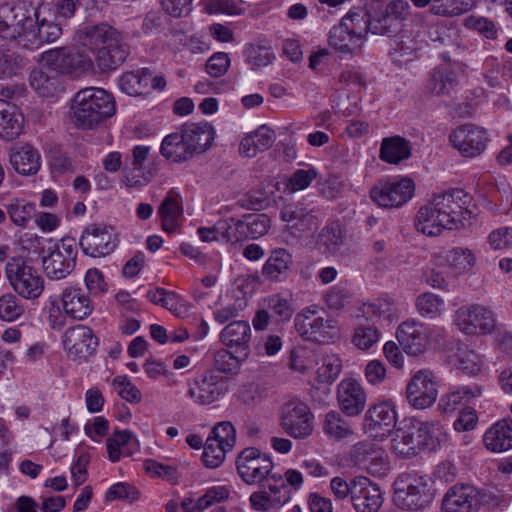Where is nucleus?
I'll list each match as a JSON object with an SVG mask.
<instances>
[{
	"label": "nucleus",
	"mask_w": 512,
	"mask_h": 512,
	"mask_svg": "<svg viewBox=\"0 0 512 512\" xmlns=\"http://www.w3.org/2000/svg\"><path fill=\"white\" fill-rule=\"evenodd\" d=\"M379 6L371 0H364L363 10L350 11L340 21V25L347 27L351 34H355L366 42V36L370 32L376 35H383L377 13Z\"/></svg>",
	"instance_id": "nucleus-16"
},
{
	"label": "nucleus",
	"mask_w": 512,
	"mask_h": 512,
	"mask_svg": "<svg viewBox=\"0 0 512 512\" xmlns=\"http://www.w3.org/2000/svg\"><path fill=\"white\" fill-rule=\"evenodd\" d=\"M29 81L31 87L43 97L53 96L56 91L55 80L42 70H33L30 73Z\"/></svg>",
	"instance_id": "nucleus-61"
},
{
	"label": "nucleus",
	"mask_w": 512,
	"mask_h": 512,
	"mask_svg": "<svg viewBox=\"0 0 512 512\" xmlns=\"http://www.w3.org/2000/svg\"><path fill=\"white\" fill-rule=\"evenodd\" d=\"M226 392L225 381L214 370H208L188 382V397L196 404L209 405Z\"/></svg>",
	"instance_id": "nucleus-15"
},
{
	"label": "nucleus",
	"mask_w": 512,
	"mask_h": 512,
	"mask_svg": "<svg viewBox=\"0 0 512 512\" xmlns=\"http://www.w3.org/2000/svg\"><path fill=\"white\" fill-rule=\"evenodd\" d=\"M365 41L351 34L347 27L340 24L331 28L328 35V45L340 58L354 57L361 54Z\"/></svg>",
	"instance_id": "nucleus-26"
},
{
	"label": "nucleus",
	"mask_w": 512,
	"mask_h": 512,
	"mask_svg": "<svg viewBox=\"0 0 512 512\" xmlns=\"http://www.w3.org/2000/svg\"><path fill=\"white\" fill-rule=\"evenodd\" d=\"M437 395L436 377L430 370L418 371L407 384V400L416 409L430 407L436 401Z\"/></svg>",
	"instance_id": "nucleus-17"
},
{
	"label": "nucleus",
	"mask_w": 512,
	"mask_h": 512,
	"mask_svg": "<svg viewBox=\"0 0 512 512\" xmlns=\"http://www.w3.org/2000/svg\"><path fill=\"white\" fill-rule=\"evenodd\" d=\"M431 200L449 230L464 228L475 217L474 198L462 188H451L435 194Z\"/></svg>",
	"instance_id": "nucleus-5"
},
{
	"label": "nucleus",
	"mask_w": 512,
	"mask_h": 512,
	"mask_svg": "<svg viewBox=\"0 0 512 512\" xmlns=\"http://www.w3.org/2000/svg\"><path fill=\"white\" fill-rule=\"evenodd\" d=\"M162 229L171 234L178 230L179 219L183 214L182 198L178 192L170 190L158 209Z\"/></svg>",
	"instance_id": "nucleus-35"
},
{
	"label": "nucleus",
	"mask_w": 512,
	"mask_h": 512,
	"mask_svg": "<svg viewBox=\"0 0 512 512\" xmlns=\"http://www.w3.org/2000/svg\"><path fill=\"white\" fill-rule=\"evenodd\" d=\"M151 80V70L142 68L137 71L124 73L119 79V85L123 92L130 96L146 94Z\"/></svg>",
	"instance_id": "nucleus-44"
},
{
	"label": "nucleus",
	"mask_w": 512,
	"mask_h": 512,
	"mask_svg": "<svg viewBox=\"0 0 512 512\" xmlns=\"http://www.w3.org/2000/svg\"><path fill=\"white\" fill-rule=\"evenodd\" d=\"M452 146L464 157L474 158L484 152L488 142L485 129L474 124H464L449 136Z\"/></svg>",
	"instance_id": "nucleus-18"
},
{
	"label": "nucleus",
	"mask_w": 512,
	"mask_h": 512,
	"mask_svg": "<svg viewBox=\"0 0 512 512\" xmlns=\"http://www.w3.org/2000/svg\"><path fill=\"white\" fill-rule=\"evenodd\" d=\"M118 243V235L112 226L92 223L82 232L79 246L85 255L96 258L111 254Z\"/></svg>",
	"instance_id": "nucleus-12"
},
{
	"label": "nucleus",
	"mask_w": 512,
	"mask_h": 512,
	"mask_svg": "<svg viewBox=\"0 0 512 512\" xmlns=\"http://www.w3.org/2000/svg\"><path fill=\"white\" fill-rule=\"evenodd\" d=\"M478 489L469 484H456L442 499L441 512H477Z\"/></svg>",
	"instance_id": "nucleus-23"
},
{
	"label": "nucleus",
	"mask_w": 512,
	"mask_h": 512,
	"mask_svg": "<svg viewBox=\"0 0 512 512\" xmlns=\"http://www.w3.org/2000/svg\"><path fill=\"white\" fill-rule=\"evenodd\" d=\"M244 55L246 62L252 67V69L267 66L274 59V54L271 48L263 45H247L244 50Z\"/></svg>",
	"instance_id": "nucleus-54"
},
{
	"label": "nucleus",
	"mask_w": 512,
	"mask_h": 512,
	"mask_svg": "<svg viewBox=\"0 0 512 512\" xmlns=\"http://www.w3.org/2000/svg\"><path fill=\"white\" fill-rule=\"evenodd\" d=\"M352 504L357 512H378L383 503L379 487L366 477L354 479Z\"/></svg>",
	"instance_id": "nucleus-24"
},
{
	"label": "nucleus",
	"mask_w": 512,
	"mask_h": 512,
	"mask_svg": "<svg viewBox=\"0 0 512 512\" xmlns=\"http://www.w3.org/2000/svg\"><path fill=\"white\" fill-rule=\"evenodd\" d=\"M415 183L409 177L379 181L370 190V197L379 207L393 209L406 204L414 195Z\"/></svg>",
	"instance_id": "nucleus-11"
},
{
	"label": "nucleus",
	"mask_w": 512,
	"mask_h": 512,
	"mask_svg": "<svg viewBox=\"0 0 512 512\" xmlns=\"http://www.w3.org/2000/svg\"><path fill=\"white\" fill-rule=\"evenodd\" d=\"M63 344L68 357L76 361L87 360L96 352L99 343L92 329L76 325L66 330Z\"/></svg>",
	"instance_id": "nucleus-19"
},
{
	"label": "nucleus",
	"mask_w": 512,
	"mask_h": 512,
	"mask_svg": "<svg viewBox=\"0 0 512 512\" xmlns=\"http://www.w3.org/2000/svg\"><path fill=\"white\" fill-rule=\"evenodd\" d=\"M344 232L339 222L324 226L318 235L317 245L323 253H335L344 243Z\"/></svg>",
	"instance_id": "nucleus-45"
},
{
	"label": "nucleus",
	"mask_w": 512,
	"mask_h": 512,
	"mask_svg": "<svg viewBox=\"0 0 512 512\" xmlns=\"http://www.w3.org/2000/svg\"><path fill=\"white\" fill-rule=\"evenodd\" d=\"M446 441V431L439 421L410 418L405 419L402 426L396 429L392 447L401 457L411 458L421 449L435 451Z\"/></svg>",
	"instance_id": "nucleus-2"
},
{
	"label": "nucleus",
	"mask_w": 512,
	"mask_h": 512,
	"mask_svg": "<svg viewBox=\"0 0 512 512\" xmlns=\"http://www.w3.org/2000/svg\"><path fill=\"white\" fill-rule=\"evenodd\" d=\"M275 139V132L267 125H261L241 140L239 151L243 156L252 158L258 153L267 151L273 145Z\"/></svg>",
	"instance_id": "nucleus-33"
},
{
	"label": "nucleus",
	"mask_w": 512,
	"mask_h": 512,
	"mask_svg": "<svg viewBox=\"0 0 512 512\" xmlns=\"http://www.w3.org/2000/svg\"><path fill=\"white\" fill-rule=\"evenodd\" d=\"M273 495L274 497L272 498L266 490L252 493L249 498L251 507L256 511L266 512L275 504H285L290 498L287 487L286 489H281L280 493Z\"/></svg>",
	"instance_id": "nucleus-50"
},
{
	"label": "nucleus",
	"mask_w": 512,
	"mask_h": 512,
	"mask_svg": "<svg viewBox=\"0 0 512 512\" xmlns=\"http://www.w3.org/2000/svg\"><path fill=\"white\" fill-rule=\"evenodd\" d=\"M443 300L433 293H424L416 300L418 312L424 317L433 318L439 314Z\"/></svg>",
	"instance_id": "nucleus-64"
},
{
	"label": "nucleus",
	"mask_w": 512,
	"mask_h": 512,
	"mask_svg": "<svg viewBox=\"0 0 512 512\" xmlns=\"http://www.w3.org/2000/svg\"><path fill=\"white\" fill-rule=\"evenodd\" d=\"M396 411L391 401L371 406L364 417V429L371 437L384 438L395 427Z\"/></svg>",
	"instance_id": "nucleus-20"
},
{
	"label": "nucleus",
	"mask_w": 512,
	"mask_h": 512,
	"mask_svg": "<svg viewBox=\"0 0 512 512\" xmlns=\"http://www.w3.org/2000/svg\"><path fill=\"white\" fill-rule=\"evenodd\" d=\"M411 156V145L400 136L387 137L382 140L379 157L387 163L397 164Z\"/></svg>",
	"instance_id": "nucleus-43"
},
{
	"label": "nucleus",
	"mask_w": 512,
	"mask_h": 512,
	"mask_svg": "<svg viewBox=\"0 0 512 512\" xmlns=\"http://www.w3.org/2000/svg\"><path fill=\"white\" fill-rule=\"evenodd\" d=\"M5 276L16 295L25 300L35 301L44 292V278L21 256L8 259Z\"/></svg>",
	"instance_id": "nucleus-8"
},
{
	"label": "nucleus",
	"mask_w": 512,
	"mask_h": 512,
	"mask_svg": "<svg viewBox=\"0 0 512 512\" xmlns=\"http://www.w3.org/2000/svg\"><path fill=\"white\" fill-rule=\"evenodd\" d=\"M384 454L383 449L379 446L373 443L360 442L355 445L352 458L355 464L360 468L375 475L385 470L386 462Z\"/></svg>",
	"instance_id": "nucleus-29"
},
{
	"label": "nucleus",
	"mask_w": 512,
	"mask_h": 512,
	"mask_svg": "<svg viewBox=\"0 0 512 512\" xmlns=\"http://www.w3.org/2000/svg\"><path fill=\"white\" fill-rule=\"evenodd\" d=\"M5 7L6 14L2 18L8 21L10 40L28 35L31 28L36 24L34 17L24 7L10 4H5Z\"/></svg>",
	"instance_id": "nucleus-39"
},
{
	"label": "nucleus",
	"mask_w": 512,
	"mask_h": 512,
	"mask_svg": "<svg viewBox=\"0 0 512 512\" xmlns=\"http://www.w3.org/2000/svg\"><path fill=\"white\" fill-rule=\"evenodd\" d=\"M61 301L65 315L74 320H84L94 310L89 296L79 287H66L62 292Z\"/></svg>",
	"instance_id": "nucleus-28"
},
{
	"label": "nucleus",
	"mask_w": 512,
	"mask_h": 512,
	"mask_svg": "<svg viewBox=\"0 0 512 512\" xmlns=\"http://www.w3.org/2000/svg\"><path fill=\"white\" fill-rule=\"evenodd\" d=\"M471 6V0H434L430 12L440 16H456L468 11Z\"/></svg>",
	"instance_id": "nucleus-53"
},
{
	"label": "nucleus",
	"mask_w": 512,
	"mask_h": 512,
	"mask_svg": "<svg viewBox=\"0 0 512 512\" xmlns=\"http://www.w3.org/2000/svg\"><path fill=\"white\" fill-rule=\"evenodd\" d=\"M435 497L431 480L417 473H402L394 482L393 500L397 507L407 511H422Z\"/></svg>",
	"instance_id": "nucleus-6"
},
{
	"label": "nucleus",
	"mask_w": 512,
	"mask_h": 512,
	"mask_svg": "<svg viewBox=\"0 0 512 512\" xmlns=\"http://www.w3.org/2000/svg\"><path fill=\"white\" fill-rule=\"evenodd\" d=\"M235 226L234 241H240L246 238L257 239L267 234L270 229L271 220L268 215L246 214L242 219L235 220L231 218Z\"/></svg>",
	"instance_id": "nucleus-30"
},
{
	"label": "nucleus",
	"mask_w": 512,
	"mask_h": 512,
	"mask_svg": "<svg viewBox=\"0 0 512 512\" xmlns=\"http://www.w3.org/2000/svg\"><path fill=\"white\" fill-rule=\"evenodd\" d=\"M228 450L230 449L220 446L214 440H206L202 453L204 465L208 468L219 467L223 463Z\"/></svg>",
	"instance_id": "nucleus-59"
},
{
	"label": "nucleus",
	"mask_w": 512,
	"mask_h": 512,
	"mask_svg": "<svg viewBox=\"0 0 512 512\" xmlns=\"http://www.w3.org/2000/svg\"><path fill=\"white\" fill-rule=\"evenodd\" d=\"M445 261L456 274L470 271L475 265V255L465 247H455L445 253Z\"/></svg>",
	"instance_id": "nucleus-49"
},
{
	"label": "nucleus",
	"mask_w": 512,
	"mask_h": 512,
	"mask_svg": "<svg viewBox=\"0 0 512 512\" xmlns=\"http://www.w3.org/2000/svg\"><path fill=\"white\" fill-rule=\"evenodd\" d=\"M25 312L17 295L5 293L0 296V320L13 322L20 318Z\"/></svg>",
	"instance_id": "nucleus-52"
},
{
	"label": "nucleus",
	"mask_w": 512,
	"mask_h": 512,
	"mask_svg": "<svg viewBox=\"0 0 512 512\" xmlns=\"http://www.w3.org/2000/svg\"><path fill=\"white\" fill-rule=\"evenodd\" d=\"M455 322L467 335L487 334L495 327L493 312L485 306L470 304L460 307L456 312Z\"/></svg>",
	"instance_id": "nucleus-14"
},
{
	"label": "nucleus",
	"mask_w": 512,
	"mask_h": 512,
	"mask_svg": "<svg viewBox=\"0 0 512 512\" xmlns=\"http://www.w3.org/2000/svg\"><path fill=\"white\" fill-rule=\"evenodd\" d=\"M113 386L118 395L130 403H139L142 395L140 390L128 379L127 376H117L113 380Z\"/></svg>",
	"instance_id": "nucleus-63"
},
{
	"label": "nucleus",
	"mask_w": 512,
	"mask_h": 512,
	"mask_svg": "<svg viewBox=\"0 0 512 512\" xmlns=\"http://www.w3.org/2000/svg\"><path fill=\"white\" fill-rule=\"evenodd\" d=\"M323 431L337 439L346 438L353 433L349 422L336 411H330L325 415Z\"/></svg>",
	"instance_id": "nucleus-51"
},
{
	"label": "nucleus",
	"mask_w": 512,
	"mask_h": 512,
	"mask_svg": "<svg viewBox=\"0 0 512 512\" xmlns=\"http://www.w3.org/2000/svg\"><path fill=\"white\" fill-rule=\"evenodd\" d=\"M40 61L50 69L72 77H79L94 67L88 55L68 47L45 51L40 55Z\"/></svg>",
	"instance_id": "nucleus-10"
},
{
	"label": "nucleus",
	"mask_w": 512,
	"mask_h": 512,
	"mask_svg": "<svg viewBox=\"0 0 512 512\" xmlns=\"http://www.w3.org/2000/svg\"><path fill=\"white\" fill-rule=\"evenodd\" d=\"M458 85L457 74L448 66H437L431 72L426 87L435 96L450 95Z\"/></svg>",
	"instance_id": "nucleus-40"
},
{
	"label": "nucleus",
	"mask_w": 512,
	"mask_h": 512,
	"mask_svg": "<svg viewBox=\"0 0 512 512\" xmlns=\"http://www.w3.org/2000/svg\"><path fill=\"white\" fill-rule=\"evenodd\" d=\"M23 116L17 106L5 99H0V138L13 140L22 131Z\"/></svg>",
	"instance_id": "nucleus-38"
},
{
	"label": "nucleus",
	"mask_w": 512,
	"mask_h": 512,
	"mask_svg": "<svg viewBox=\"0 0 512 512\" xmlns=\"http://www.w3.org/2000/svg\"><path fill=\"white\" fill-rule=\"evenodd\" d=\"M76 37L80 45L95 52V61L102 72L117 69L130 54L123 34L107 22L86 24Z\"/></svg>",
	"instance_id": "nucleus-1"
},
{
	"label": "nucleus",
	"mask_w": 512,
	"mask_h": 512,
	"mask_svg": "<svg viewBox=\"0 0 512 512\" xmlns=\"http://www.w3.org/2000/svg\"><path fill=\"white\" fill-rule=\"evenodd\" d=\"M481 393L482 389L478 385L454 387L441 396L438 408L443 413H452L468 404L472 399L479 397Z\"/></svg>",
	"instance_id": "nucleus-36"
},
{
	"label": "nucleus",
	"mask_w": 512,
	"mask_h": 512,
	"mask_svg": "<svg viewBox=\"0 0 512 512\" xmlns=\"http://www.w3.org/2000/svg\"><path fill=\"white\" fill-rule=\"evenodd\" d=\"M35 26L31 28L28 35H31L37 45L52 43L62 35V28L58 23L46 19L39 20L38 12H34Z\"/></svg>",
	"instance_id": "nucleus-47"
},
{
	"label": "nucleus",
	"mask_w": 512,
	"mask_h": 512,
	"mask_svg": "<svg viewBox=\"0 0 512 512\" xmlns=\"http://www.w3.org/2000/svg\"><path fill=\"white\" fill-rule=\"evenodd\" d=\"M181 128L192 155L205 152L214 140V130L206 122L184 124Z\"/></svg>",
	"instance_id": "nucleus-34"
},
{
	"label": "nucleus",
	"mask_w": 512,
	"mask_h": 512,
	"mask_svg": "<svg viewBox=\"0 0 512 512\" xmlns=\"http://www.w3.org/2000/svg\"><path fill=\"white\" fill-rule=\"evenodd\" d=\"M160 153L163 157L175 163L184 162L192 157L182 130L171 133L163 139Z\"/></svg>",
	"instance_id": "nucleus-42"
},
{
	"label": "nucleus",
	"mask_w": 512,
	"mask_h": 512,
	"mask_svg": "<svg viewBox=\"0 0 512 512\" xmlns=\"http://www.w3.org/2000/svg\"><path fill=\"white\" fill-rule=\"evenodd\" d=\"M9 160L15 171L22 175H35L41 166L38 150L29 144L14 148Z\"/></svg>",
	"instance_id": "nucleus-37"
},
{
	"label": "nucleus",
	"mask_w": 512,
	"mask_h": 512,
	"mask_svg": "<svg viewBox=\"0 0 512 512\" xmlns=\"http://www.w3.org/2000/svg\"><path fill=\"white\" fill-rule=\"evenodd\" d=\"M49 166L53 174L61 175L76 171L75 162L58 148L49 151Z\"/></svg>",
	"instance_id": "nucleus-58"
},
{
	"label": "nucleus",
	"mask_w": 512,
	"mask_h": 512,
	"mask_svg": "<svg viewBox=\"0 0 512 512\" xmlns=\"http://www.w3.org/2000/svg\"><path fill=\"white\" fill-rule=\"evenodd\" d=\"M378 5L377 18L381 25L382 33L386 36H393L401 29V21L409 14V4L403 0H393L386 3L384 0H371Z\"/></svg>",
	"instance_id": "nucleus-22"
},
{
	"label": "nucleus",
	"mask_w": 512,
	"mask_h": 512,
	"mask_svg": "<svg viewBox=\"0 0 512 512\" xmlns=\"http://www.w3.org/2000/svg\"><path fill=\"white\" fill-rule=\"evenodd\" d=\"M314 416L303 402L291 401L282 408L280 426L294 439H305L312 434Z\"/></svg>",
	"instance_id": "nucleus-13"
},
{
	"label": "nucleus",
	"mask_w": 512,
	"mask_h": 512,
	"mask_svg": "<svg viewBox=\"0 0 512 512\" xmlns=\"http://www.w3.org/2000/svg\"><path fill=\"white\" fill-rule=\"evenodd\" d=\"M396 336L407 354L416 356L424 352L427 330L422 323L415 320L404 321L399 325Z\"/></svg>",
	"instance_id": "nucleus-25"
},
{
	"label": "nucleus",
	"mask_w": 512,
	"mask_h": 512,
	"mask_svg": "<svg viewBox=\"0 0 512 512\" xmlns=\"http://www.w3.org/2000/svg\"><path fill=\"white\" fill-rule=\"evenodd\" d=\"M318 310L311 306L299 312L294 320L295 329L306 340L327 343L337 337L338 328L333 318L318 315Z\"/></svg>",
	"instance_id": "nucleus-9"
},
{
	"label": "nucleus",
	"mask_w": 512,
	"mask_h": 512,
	"mask_svg": "<svg viewBox=\"0 0 512 512\" xmlns=\"http://www.w3.org/2000/svg\"><path fill=\"white\" fill-rule=\"evenodd\" d=\"M485 447L492 452H504L512 448V419L499 420L483 436Z\"/></svg>",
	"instance_id": "nucleus-32"
},
{
	"label": "nucleus",
	"mask_w": 512,
	"mask_h": 512,
	"mask_svg": "<svg viewBox=\"0 0 512 512\" xmlns=\"http://www.w3.org/2000/svg\"><path fill=\"white\" fill-rule=\"evenodd\" d=\"M342 369L341 359L336 355H327L322 359V365L318 368V377L322 382L333 383Z\"/></svg>",
	"instance_id": "nucleus-60"
},
{
	"label": "nucleus",
	"mask_w": 512,
	"mask_h": 512,
	"mask_svg": "<svg viewBox=\"0 0 512 512\" xmlns=\"http://www.w3.org/2000/svg\"><path fill=\"white\" fill-rule=\"evenodd\" d=\"M49 243L51 245L47 249L42 247L40 253L44 273L51 280L65 279L76 267V240L67 236L57 242L50 239Z\"/></svg>",
	"instance_id": "nucleus-7"
},
{
	"label": "nucleus",
	"mask_w": 512,
	"mask_h": 512,
	"mask_svg": "<svg viewBox=\"0 0 512 512\" xmlns=\"http://www.w3.org/2000/svg\"><path fill=\"white\" fill-rule=\"evenodd\" d=\"M415 226L419 232L428 236H438L443 229H448V226L442 222L438 209H434L432 200L419 209Z\"/></svg>",
	"instance_id": "nucleus-41"
},
{
	"label": "nucleus",
	"mask_w": 512,
	"mask_h": 512,
	"mask_svg": "<svg viewBox=\"0 0 512 512\" xmlns=\"http://www.w3.org/2000/svg\"><path fill=\"white\" fill-rule=\"evenodd\" d=\"M72 112L77 127L91 129L115 113L114 97L102 88L87 87L74 96Z\"/></svg>",
	"instance_id": "nucleus-4"
},
{
	"label": "nucleus",
	"mask_w": 512,
	"mask_h": 512,
	"mask_svg": "<svg viewBox=\"0 0 512 512\" xmlns=\"http://www.w3.org/2000/svg\"><path fill=\"white\" fill-rule=\"evenodd\" d=\"M380 339V332L375 326L361 325L355 328L352 343L361 350L370 349Z\"/></svg>",
	"instance_id": "nucleus-56"
},
{
	"label": "nucleus",
	"mask_w": 512,
	"mask_h": 512,
	"mask_svg": "<svg viewBox=\"0 0 512 512\" xmlns=\"http://www.w3.org/2000/svg\"><path fill=\"white\" fill-rule=\"evenodd\" d=\"M236 468L240 478L248 485L264 487L267 482L271 494H278L286 489V482L279 473H273L274 464L271 458L255 447H247L241 451L236 460Z\"/></svg>",
	"instance_id": "nucleus-3"
},
{
	"label": "nucleus",
	"mask_w": 512,
	"mask_h": 512,
	"mask_svg": "<svg viewBox=\"0 0 512 512\" xmlns=\"http://www.w3.org/2000/svg\"><path fill=\"white\" fill-rule=\"evenodd\" d=\"M477 507L479 505L486 506L488 508H503L507 506V497L497 488L490 487L482 490H478Z\"/></svg>",
	"instance_id": "nucleus-62"
},
{
	"label": "nucleus",
	"mask_w": 512,
	"mask_h": 512,
	"mask_svg": "<svg viewBox=\"0 0 512 512\" xmlns=\"http://www.w3.org/2000/svg\"><path fill=\"white\" fill-rule=\"evenodd\" d=\"M248 358L244 352L232 349H220L214 354V365L217 371L226 374H236L242 363Z\"/></svg>",
	"instance_id": "nucleus-48"
},
{
	"label": "nucleus",
	"mask_w": 512,
	"mask_h": 512,
	"mask_svg": "<svg viewBox=\"0 0 512 512\" xmlns=\"http://www.w3.org/2000/svg\"><path fill=\"white\" fill-rule=\"evenodd\" d=\"M454 365L463 372L477 374L483 365L481 356L464 343H459L453 355Z\"/></svg>",
	"instance_id": "nucleus-46"
},
{
	"label": "nucleus",
	"mask_w": 512,
	"mask_h": 512,
	"mask_svg": "<svg viewBox=\"0 0 512 512\" xmlns=\"http://www.w3.org/2000/svg\"><path fill=\"white\" fill-rule=\"evenodd\" d=\"M207 440H214L222 447L231 449L236 440V431L229 421L219 422L214 426Z\"/></svg>",
	"instance_id": "nucleus-57"
},
{
	"label": "nucleus",
	"mask_w": 512,
	"mask_h": 512,
	"mask_svg": "<svg viewBox=\"0 0 512 512\" xmlns=\"http://www.w3.org/2000/svg\"><path fill=\"white\" fill-rule=\"evenodd\" d=\"M7 213L11 221L24 227L35 213V205L24 200H15L7 206Z\"/></svg>",
	"instance_id": "nucleus-55"
},
{
	"label": "nucleus",
	"mask_w": 512,
	"mask_h": 512,
	"mask_svg": "<svg viewBox=\"0 0 512 512\" xmlns=\"http://www.w3.org/2000/svg\"><path fill=\"white\" fill-rule=\"evenodd\" d=\"M337 401L341 411L346 416L353 417L364 410L367 395L357 380L345 378L337 386Z\"/></svg>",
	"instance_id": "nucleus-21"
},
{
	"label": "nucleus",
	"mask_w": 512,
	"mask_h": 512,
	"mask_svg": "<svg viewBox=\"0 0 512 512\" xmlns=\"http://www.w3.org/2000/svg\"><path fill=\"white\" fill-rule=\"evenodd\" d=\"M221 342L229 349L250 355L251 328L247 321L230 322L220 333Z\"/></svg>",
	"instance_id": "nucleus-31"
},
{
	"label": "nucleus",
	"mask_w": 512,
	"mask_h": 512,
	"mask_svg": "<svg viewBox=\"0 0 512 512\" xmlns=\"http://www.w3.org/2000/svg\"><path fill=\"white\" fill-rule=\"evenodd\" d=\"M293 257L284 248L272 250L262 266V276L270 282L286 281L293 268Z\"/></svg>",
	"instance_id": "nucleus-27"
}]
</instances>
